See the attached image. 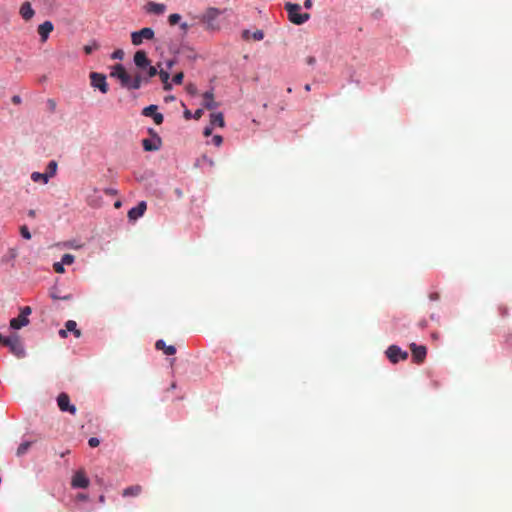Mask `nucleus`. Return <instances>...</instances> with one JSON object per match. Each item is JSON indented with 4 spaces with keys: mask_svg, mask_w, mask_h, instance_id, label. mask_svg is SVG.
<instances>
[{
    "mask_svg": "<svg viewBox=\"0 0 512 512\" xmlns=\"http://www.w3.org/2000/svg\"><path fill=\"white\" fill-rule=\"evenodd\" d=\"M285 10L288 13L289 20L293 24L301 25L310 19V14L300 13L301 6L299 4L287 2L285 4Z\"/></svg>",
    "mask_w": 512,
    "mask_h": 512,
    "instance_id": "obj_1",
    "label": "nucleus"
},
{
    "mask_svg": "<svg viewBox=\"0 0 512 512\" xmlns=\"http://www.w3.org/2000/svg\"><path fill=\"white\" fill-rule=\"evenodd\" d=\"M32 313L30 306H24L20 308V314L10 320V328L13 330H19L30 323L29 316Z\"/></svg>",
    "mask_w": 512,
    "mask_h": 512,
    "instance_id": "obj_2",
    "label": "nucleus"
},
{
    "mask_svg": "<svg viewBox=\"0 0 512 512\" xmlns=\"http://www.w3.org/2000/svg\"><path fill=\"white\" fill-rule=\"evenodd\" d=\"M91 86L99 89L103 94H106L109 90L108 83L106 81V76L102 73L91 72L90 75Z\"/></svg>",
    "mask_w": 512,
    "mask_h": 512,
    "instance_id": "obj_3",
    "label": "nucleus"
},
{
    "mask_svg": "<svg viewBox=\"0 0 512 512\" xmlns=\"http://www.w3.org/2000/svg\"><path fill=\"white\" fill-rule=\"evenodd\" d=\"M154 37V31L152 28L145 27L139 31H135L131 33V41L132 44L138 46L142 44L143 40H151Z\"/></svg>",
    "mask_w": 512,
    "mask_h": 512,
    "instance_id": "obj_4",
    "label": "nucleus"
},
{
    "mask_svg": "<svg viewBox=\"0 0 512 512\" xmlns=\"http://www.w3.org/2000/svg\"><path fill=\"white\" fill-rule=\"evenodd\" d=\"M57 404L61 411L69 412L72 415L76 414V407L73 404H70V398L66 393H60L57 397Z\"/></svg>",
    "mask_w": 512,
    "mask_h": 512,
    "instance_id": "obj_5",
    "label": "nucleus"
},
{
    "mask_svg": "<svg viewBox=\"0 0 512 512\" xmlns=\"http://www.w3.org/2000/svg\"><path fill=\"white\" fill-rule=\"evenodd\" d=\"M221 11L217 8L210 7L202 16V21L207 24L209 29H214V21L219 17Z\"/></svg>",
    "mask_w": 512,
    "mask_h": 512,
    "instance_id": "obj_6",
    "label": "nucleus"
},
{
    "mask_svg": "<svg viewBox=\"0 0 512 512\" xmlns=\"http://www.w3.org/2000/svg\"><path fill=\"white\" fill-rule=\"evenodd\" d=\"M161 145L162 140L157 134L152 139L145 138L142 140V146L145 151H157L161 148Z\"/></svg>",
    "mask_w": 512,
    "mask_h": 512,
    "instance_id": "obj_7",
    "label": "nucleus"
},
{
    "mask_svg": "<svg viewBox=\"0 0 512 512\" xmlns=\"http://www.w3.org/2000/svg\"><path fill=\"white\" fill-rule=\"evenodd\" d=\"M147 209V204L145 201H141L137 204V206L131 208L128 211L129 220L135 221L138 218L142 217Z\"/></svg>",
    "mask_w": 512,
    "mask_h": 512,
    "instance_id": "obj_8",
    "label": "nucleus"
},
{
    "mask_svg": "<svg viewBox=\"0 0 512 512\" xmlns=\"http://www.w3.org/2000/svg\"><path fill=\"white\" fill-rule=\"evenodd\" d=\"M71 485L74 488H87L89 486V479L83 471H77L72 478Z\"/></svg>",
    "mask_w": 512,
    "mask_h": 512,
    "instance_id": "obj_9",
    "label": "nucleus"
},
{
    "mask_svg": "<svg viewBox=\"0 0 512 512\" xmlns=\"http://www.w3.org/2000/svg\"><path fill=\"white\" fill-rule=\"evenodd\" d=\"M134 63L138 68L144 69L150 65V60L145 51L139 50L134 54Z\"/></svg>",
    "mask_w": 512,
    "mask_h": 512,
    "instance_id": "obj_10",
    "label": "nucleus"
},
{
    "mask_svg": "<svg viewBox=\"0 0 512 512\" xmlns=\"http://www.w3.org/2000/svg\"><path fill=\"white\" fill-rule=\"evenodd\" d=\"M53 29L54 26L51 21H45L38 26V34L40 35L41 42H46Z\"/></svg>",
    "mask_w": 512,
    "mask_h": 512,
    "instance_id": "obj_11",
    "label": "nucleus"
},
{
    "mask_svg": "<svg viewBox=\"0 0 512 512\" xmlns=\"http://www.w3.org/2000/svg\"><path fill=\"white\" fill-rule=\"evenodd\" d=\"M203 105L208 110H212L218 107V104L214 101V94L212 91H206L203 94Z\"/></svg>",
    "mask_w": 512,
    "mask_h": 512,
    "instance_id": "obj_12",
    "label": "nucleus"
},
{
    "mask_svg": "<svg viewBox=\"0 0 512 512\" xmlns=\"http://www.w3.org/2000/svg\"><path fill=\"white\" fill-rule=\"evenodd\" d=\"M145 8L148 13L157 15L163 14L166 10V6L164 4L155 2H148Z\"/></svg>",
    "mask_w": 512,
    "mask_h": 512,
    "instance_id": "obj_13",
    "label": "nucleus"
},
{
    "mask_svg": "<svg viewBox=\"0 0 512 512\" xmlns=\"http://www.w3.org/2000/svg\"><path fill=\"white\" fill-rule=\"evenodd\" d=\"M19 13H20L21 17L26 21L32 19V17L35 14L33 8L31 7V4L29 2H24L21 5Z\"/></svg>",
    "mask_w": 512,
    "mask_h": 512,
    "instance_id": "obj_14",
    "label": "nucleus"
},
{
    "mask_svg": "<svg viewBox=\"0 0 512 512\" xmlns=\"http://www.w3.org/2000/svg\"><path fill=\"white\" fill-rule=\"evenodd\" d=\"M142 492V486L141 485H133L130 487H127L123 490L122 496L123 497H137Z\"/></svg>",
    "mask_w": 512,
    "mask_h": 512,
    "instance_id": "obj_15",
    "label": "nucleus"
},
{
    "mask_svg": "<svg viewBox=\"0 0 512 512\" xmlns=\"http://www.w3.org/2000/svg\"><path fill=\"white\" fill-rule=\"evenodd\" d=\"M159 77L161 79V82L163 83V89L165 91H169L172 89V84L169 82L170 74L167 70L160 68L159 69Z\"/></svg>",
    "mask_w": 512,
    "mask_h": 512,
    "instance_id": "obj_16",
    "label": "nucleus"
},
{
    "mask_svg": "<svg viewBox=\"0 0 512 512\" xmlns=\"http://www.w3.org/2000/svg\"><path fill=\"white\" fill-rule=\"evenodd\" d=\"M4 346L9 347L12 352H19L20 341L17 336L4 338Z\"/></svg>",
    "mask_w": 512,
    "mask_h": 512,
    "instance_id": "obj_17",
    "label": "nucleus"
},
{
    "mask_svg": "<svg viewBox=\"0 0 512 512\" xmlns=\"http://www.w3.org/2000/svg\"><path fill=\"white\" fill-rule=\"evenodd\" d=\"M210 123L212 126L217 125L219 127H224V117L221 112L218 113H212L210 116Z\"/></svg>",
    "mask_w": 512,
    "mask_h": 512,
    "instance_id": "obj_18",
    "label": "nucleus"
},
{
    "mask_svg": "<svg viewBox=\"0 0 512 512\" xmlns=\"http://www.w3.org/2000/svg\"><path fill=\"white\" fill-rule=\"evenodd\" d=\"M126 69L121 64H116L113 67V70L111 72V77L117 78L119 81L123 78V76L126 74Z\"/></svg>",
    "mask_w": 512,
    "mask_h": 512,
    "instance_id": "obj_19",
    "label": "nucleus"
},
{
    "mask_svg": "<svg viewBox=\"0 0 512 512\" xmlns=\"http://www.w3.org/2000/svg\"><path fill=\"white\" fill-rule=\"evenodd\" d=\"M155 348L157 350H163L164 352H176V350H177L176 346H174V345L167 346L163 340H158L155 343Z\"/></svg>",
    "mask_w": 512,
    "mask_h": 512,
    "instance_id": "obj_20",
    "label": "nucleus"
},
{
    "mask_svg": "<svg viewBox=\"0 0 512 512\" xmlns=\"http://www.w3.org/2000/svg\"><path fill=\"white\" fill-rule=\"evenodd\" d=\"M31 445H32L31 441H25V442L21 443L16 450V456L17 457L24 456L29 451Z\"/></svg>",
    "mask_w": 512,
    "mask_h": 512,
    "instance_id": "obj_21",
    "label": "nucleus"
},
{
    "mask_svg": "<svg viewBox=\"0 0 512 512\" xmlns=\"http://www.w3.org/2000/svg\"><path fill=\"white\" fill-rule=\"evenodd\" d=\"M31 179L34 181V182H42L43 184H47L50 180V178L48 177L47 173H40V172H33L31 174Z\"/></svg>",
    "mask_w": 512,
    "mask_h": 512,
    "instance_id": "obj_22",
    "label": "nucleus"
},
{
    "mask_svg": "<svg viewBox=\"0 0 512 512\" xmlns=\"http://www.w3.org/2000/svg\"><path fill=\"white\" fill-rule=\"evenodd\" d=\"M67 332H73L76 337H80L81 331L77 329V323L74 320H68L65 323Z\"/></svg>",
    "mask_w": 512,
    "mask_h": 512,
    "instance_id": "obj_23",
    "label": "nucleus"
},
{
    "mask_svg": "<svg viewBox=\"0 0 512 512\" xmlns=\"http://www.w3.org/2000/svg\"><path fill=\"white\" fill-rule=\"evenodd\" d=\"M143 81L147 82V78H142L141 75L136 74L134 77H132L131 82V90H137L141 87Z\"/></svg>",
    "mask_w": 512,
    "mask_h": 512,
    "instance_id": "obj_24",
    "label": "nucleus"
},
{
    "mask_svg": "<svg viewBox=\"0 0 512 512\" xmlns=\"http://www.w3.org/2000/svg\"><path fill=\"white\" fill-rule=\"evenodd\" d=\"M57 167H58V164L55 160H51L47 167H46V173L48 175L49 178H52L55 176L56 172H57Z\"/></svg>",
    "mask_w": 512,
    "mask_h": 512,
    "instance_id": "obj_25",
    "label": "nucleus"
},
{
    "mask_svg": "<svg viewBox=\"0 0 512 512\" xmlns=\"http://www.w3.org/2000/svg\"><path fill=\"white\" fill-rule=\"evenodd\" d=\"M408 355L409 354H387L388 359L393 364L406 360L408 358Z\"/></svg>",
    "mask_w": 512,
    "mask_h": 512,
    "instance_id": "obj_26",
    "label": "nucleus"
},
{
    "mask_svg": "<svg viewBox=\"0 0 512 512\" xmlns=\"http://www.w3.org/2000/svg\"><path fill=\"white\" fill-rule=\"evenodd\" d=\"M50 297L54 300H58V299H62V300H70L72 298V296L69 294V295H65V296H61L59 293H58V290L57 288H53L51 291H50Z\"/></svg>",
    "mask_w": 512,
    "mask_h": 512,
    "instance_id": "obj_27",
    "label": "nucleus"
},
{
    "mask_svg": "<svg viewBox=\"0 0 512 512\" xmlns=\"http://www.w3.org/2000/svg\"><path fill=\"white\" fill-rule=\"evenodd\" d=\"M132 76L126 72L123 78L120 80L121 86L131 90Z\"/></svg>",
    "mask_w": 512,
    "mask_h": 512,
    "instance_id": "obj_28",
    "label": "nucleus"
},
{
    "mask_svg": "<svg viewBox=\"0 0 512 512\" xmlns=\"http://www.w3.org/2000/svg\"><path fill=\"white\" fill-rule=\"evenodd\" d=\"M158 107L156 105H149L142 110V114L146 117H153Z\"/></svg>",
    "mask_w": 512,
    "mask_h": 512,
    "instance_id": "obj_29",
    "label": "nucleus"
},
{
    "mask_svg": "<svg viewBox=\"0 0 512 512\" xmlns=\"http://www.w3.org/2000/svg\"><path fill=\"white\" fill-rule=\"evenodd\" d=\"M161 68V64L158 63L157 66H151L149 65L148 66V71H147V75H148V78H152L156 75H159V70Z\"/></svg>",
    "mask_w": 512,
    "mask_h": 512,
    "instance_id": "obj_30",
    "label": "nucleus"
},
{
    "mask_svg": "<svg viewBox=\"0 0 512 512\" xmlns=\"http://www.w3.org/2000/svg\"><path fill=\"white\" fill-rule=\"evenodd\" d=\"M180 20H181V15L178 13L171 14L168 17V22L171 26L178 24L180 22Z\"/></svg>",
    "mask_w": 512,
    "mask_h": 512,
    "instance_id": "obj_31",
    "label": "nucleus"
},
{
    "mask_svg": "<svg viewBox=\"0 0 512 512\" xmlns=\"http://www.w3.org/2000/svg\"><path fill=\"white\" fill-rule=\"evenodd\" d=\"M20 234L26 240L31 239V233L26 225L20 227Z\"/></svg>",
    "mask_w": 512,
    "mask_h": 512,
    "instance_id": "obj_32",
    "label": "nucleus"
},
{
    "mask_svg": "<svg viewBox=\"0 0 512 512\" xmlns=\"http://www.w3.org/2000/svg\"><path fill=\"white\" fill-rule=\"evenodd\" d=\"M412 355V362L415 364H421L425 360L426 354H411Z\"/></svg>",
    "mask_w": 512,
    "mask_h": 512,
    "instance_id": "obj_33",
    "label": "nucleus"
},
{
    "mask_svg": "<svg viewBox=\"0 0 512 512\" xmlns=\"http://www.w3.org/2000/svg\"><path fill=\"white\" fill-rule=\"evenodd\" d=\"M61 262L64 265H71L74 262V256L72 254H64L62 256Z\"/></svg>",
    "mask_w": 512,
    "mask_h": 512,
    "instance_id": "obj_34",
    "label": "nucleus"
},
{
    "mask_svg": "<svg viewBox=\"0 0 512 512\" xmlns=\"http://www.w3.org/2000/svg\"><path fill=\"white\" fill-rule=\"evenodd\" d=\"M411 352H426V347L423 345H417L415 343H411L410 345Z\"/></svg>",
    "mask_w": 512,
    "mask_h": 512,
    "instance_id": "obj_35",
    "label": "nucleus"
},
{
    "mask_svg": "<svg viewBox=\"0 0 512 512\" xmlns=\"http://www.w3.org/2000/svg\"><path fill=\"white\" fill-rule=\"evenodd\" d=\"M183 79H184V73L183 72H179V73H177V74H175L173 76L172 81L176 85H180V84H182Z\"/></svg>",
    "mask_w": 512,
    "mask_h": 512,
    "instance_id": "obj_36",
    "label": "nucleus"
},
{
    "mask_svg": "<svg viewBox=\"0 0 512 512\" xmlns=\"http://www.w3.org/2000/svg\"><path fill=\"white\" fill-rule=\"evenodd\" d=\"M53 269L56 273L62 274L65 272L64 264L62 262H55L53 264Z\"/></svg>",
    "mask_w": 512,
    "mask_h": 512,
    "instance_id": "obj_37",
    "label": "nucleus"
},
{
    "mask_svg": "<svg viewBox=\"0 0 512 512\" xmlns=\"http://www.w3.org/2000/svg\"><path fill=\"white\" fill-rule=\"evenodd\" d=\"M152 118H153L154 122H155L157 125L162 124V123H163V120H164L163 115H162L161 113H158L157 111H156V113H155V114H153V117H152Z\"/></svg>",
    "mask_w": 512,
    "mask_h": 512,
    "instance_id": "obj_38",
    "label": "nucleus"
},
{
    "mask_svg": "<svg viewBox=\"0 0 512 512\" xmlns=\"http://www.w3.org/2000/svg\"><path fill=\"white\" fill-rule=\"evenodd\" d=\"M252 38L256 41H260L264 38V33L262 30H256L253 34H252Z\"/></svg>",
    "mask_w": 512,
    "mask_h": 512,
    "instance_id": "obj_39",
    "label": "nucleus"
},
{
    "mask_svg": "<svg viewBox=\"0 0 512 512\" xmlns=\"http://www.w3.org/2000/svg\"><path fill=\"white\" fill-rule=\"evenodd\" d=\"M112 59H123L124 57V52L120 49L114 51L111 55Z\"/></svg>",
    "mask_w": 512,
    "mask_h": 512,
    "instance_id": "obj_40",
    "label": "nucleus"
},
{
    "mask_svg": "<svg viewBox=\"0 0 512 512\" xmlns=\"http://www.w3.org/2000/svg\"><path fill=\"white\" fill-rule=\"evenodd\" d=\"M88 444H89L90 447L94 448V447L99 446L100 440L98 438H96V437H91L88 440Z\"/></svg>",
    "mask_w": 512,
    "mask_h": 512,
    "instance_id": "obj_41",
    "label": "nucleus"
},
{
    "mask_svg": "<svg viewBox=\"0 0 512 512\" xmlns=\"http://www.w3.org/2000/svg\"><path fill=\"white\" fill-rule=\"evenodd\" d=\"M212 142L214 143V145H216V146H218V147H219V146L222 144V142H223V138H222V136H220V135H215V136L212 138Z\"/></svg>",
    "mask_w": 512,
    "mask_h": 512,
    "instance_id": "obj_42",
    "label": "nucleus"
},
{
    "mask_svg": "<svg viewBox=\"0 0 512 512\" xmlns=\"http://www.w3.org/2000/svg\"><path fill=\"white\" fill-rule=\"evenodd\" d=\"M203 113H204L203 109L199 108V109H197V110L194 112V114H193V118H194L195 120H199V119L203 116Z\"/></svg>",
    "mask_w": 512,
    "mask_h": 512,
    "instance_id": "obj_43",
    "label": "nucleus"
},
{
    "mask_svg": "<svg viewBox=\"0 0 512 512\" xmlns=\"http://www.w3.org/2000/svg\"><path fill=\"white\" fill-rule=\"evenodd\" d=\"M97 47L98 46L96 44H94L93 46L86 45L84 47V51H85L86 54H91L93 52V50L97 49Z\"/></svg>",
    "mask_w": 512,
    "mask_h": 512,
    "instance_id": "obj_44",
    "label": "nucleus"
},
{
    "mask_svg": "<svg viewBox=\"0 0 512 512\" xmlns=\"http://www.w3.org/2000/svg\"><path fill=\"white\" fill-rule=\"evenodd\" d=\"M176 61L174 59H169L165 62V66H166V69L165 70H170L174 65H175Z\"/></svg>",
    "mask_w": 512,
    "mask_h": 512,
    "instance_id": "obj_45",
    "label": "nucleus"
},
{
    "mask_svg": "<svg viewBox=\"0 0 512 512\" xmlns=\"http://www.w3.org/2000/svg\"><path fill=\"white\" fill-rule=\"evenodd\" d=\"M386 352H403L401 350V348L397 345H391L389 346V348L386 350Z\"/></svg>",
    "mask_w": 512,
    "mask_h": 512,
    "instance_id": "obj_46",
    "label": "nucleus"
},
{
    "mask_svg": "<svg viewBox=\"0 0 512 512\" xmlns=\"http://www.w3.org/2000/svg\"><path fill=\"white\" fill-rule=\"evenodd\" d=\"M12 103L15 104V105H18L21 103V98L20 96L18 95H14L11 99Z\"/></svg>",
    "mask_w": 512,
    "mask_h": 512,
    "instance_id": "obj_47",
    "label": "nucleus"
},
{
    "mask_svg": "<svg viewBox=\"0 0 512 512\" xmlns=\"http://www.w3.org/2000/svg\"><path fill=\"white\" fill-rule=\"evenodd\" d=\"M203 134L205 137H208L212 134V127L208 126L204 128Z\"/></svg>",
    "mask_w": 512,
    "mask_h": 512,
    "instance_id": "obj_48",
    "label": "nucleus"
},
{
    "mask_svg": "<svg viewBox=\"0 0 512 512\" xmlns=\"http://www.w3.org/2000/svg\"><path fill=\"white\" fill-rule=\"evenodd\" d=\"M429 298H430V300H432V301H436V300H438V299H439V294H438V293H436V292H435V293H431V294L429 295Z\"/></svg>",
    "mask_w": 512,
    "mask_h": 512,
    "instance_id": "obj_49",
    "label": "nucleus"
},
{
    "mask_svg": "<svg viewBox=\"0 0 512 512\" xmlns=\"http://www.w3.org/2000/svg\"><path fill=\"white\" fill-rule=\"evenodd\" d=\"M313 3H312V0H305L304 1V7L306 9H310L312 7Z\"/></svg>",
    "mask_w": 512,
    "mask_h": 512,
    "instance_id": "obj_50",
    "label": "nucleus"
},
{
    "mask_svg": "<svg viewBox=\"0 0 512 512\" xmlns=\"http://www.w3.org/2000/svg\"><path fill=\"white\" fill-rule=\"evenodd\" d=\"M187 91H188L189 93H192V94H193V93H195V92H196V87H195L194 85L190 84V85L187 87Z\"/></svg>",
    "mask_w": 512,
    "mask_h": 512,
    "instance_id": "obj_51",
    "label": "nucleus"
},
{
    "mask_svg": "<svg viewBox=\"0 0 512 512\" xmlns=\"http://www.w3.org/2000/svg\"><path fill=\"white\" fill-rule=\"evenodd\" d=\"M184 117L186 119H191L193 117V115L191 114V112L189 110H185L184 111Z\"/></svg>",
    "mask_w": 512,
    "mask_h": 512,
    "instance_id": "obj_52",
    "label": "nucleus"
},
{
    "mask_svg": "<svg viewBox=\"0 0 512 512\" xmlns=\"http://www.w3.org/2000/svg\"><path fill=\"white\" fill-rule=\"evenodd\" d=\"M48 104H49V106H50V108H51L52 110H54V109H55V107H56V103H55V101H54V100L49 99V100H48Z\"/></svg>",
    "mask_w": 512,
    "mask_h": 512,
    "instance_id": "obj_53",
    "label": "nucleus"
},
{
    "mask_svg": "<svg viewBox=\"0 0 512 512\" xmlns=\"http://www.w3.org/2000/svg\"><path fill=\"white\" fill-rule=\"evenodd\" d=\"M59 335L62 337V338H65L67 336V330L66 328L65 329H61L59 330Z\"/></svg>",
    "mask_w": 512,
    "mask_h": 512,
    "instance_id": "obj_54",
    "label": "nucleus"
},
{
    "mask_svg": "<svg viewBox=\"0 0 512 512\" xmlns=\"http://www.w3.org/2000/svg\"><path fill=\"white\" fill-rule=\"evenodd\" d=\"M28 216L31 217V218H34L36 216V211L31 209L28 211Z\"/></svg>",
    "mask_w": 512,
    "mask_h": 512,
    "instance_id": "obj_55",
    "label": "nucleus"
},
{
    "mask_svg": "<svg viewBox=\"0 0 512 512\" xmlns=\"http://www.w3.org/2000/svg\"><path fill=\"white\" fill-rule=\"evenodd\" d=\"M180 27H181V29H182L183 31H187V30H188V28H189V25H188L186 22H184V23H182V24H181V26H180Z\"/></svg>",
    "mask_w": 512,
    "mask_h": 512,
    "instance_id": "obj_56",
    "label": "nucleus"
},
{
    "mask_svg": "<svg viewBox=\"0 0 512 512\" xmlns=\"http://www.w3.org/2000/svg\"><path fill=\"white\" fill-rule=\"evenodd\" d=\"M307 63H308L309 65H313V64L315 63V58H314V57H308V59H307Z\"/></svg>",
    "mask_w": 512,
    "mask_h": 512,
    "instance_id": "obj_57",
    "label": "nucleus"
},
{
    "mask_svg": "<svg viewBox=\"0 0 512 512\" xmlns=\"http://www.w3.org/2000/svg\"><path fill=\"white\" fill-rule=\"evenodd\" d=\"M78 498H79L80 500H83V501H84V500H87V495H85V494H79V495H78Z\"/></svg>",
    "mask_w": 512,
    "mask_h": 512,
    "instance_id": "obj_58",
    "label": "nucleus"
},
{
    "mask_svg": "<svg viewBox=\"0 0 512 512\" xmlns=\"http://www.w3.org/2000/svg\"><path fill=\"white\" fill-rule=\"evenodd\" d=\"M243 37H244L245 39H247V38L249 37V31H248V30H245V31L243 32Z\"/></svg>",
    "mask_w": 512,
    "mask_h": 512,
    "instance_id": "obj_59",
    "label": "nucleus"
},
{
    "mask_svg": "<svg viewBox=\"0 0 512 512\" xmlns=\"http://www.w3.org/2000/svg\"><path fill=\"white\" fill-rule=\"evenodd\" d=\"M149 133L152 135V138H154V135L157 134L153 129H149Z\"/></svg>",
    "mask_w": 512,
    "mask_h": 512,
    "instance_id": "obj_60",
    "label": "nucleus"
},
{
    "mask_svg": "<svg viewBox=\"0 0 512 512\" xmlns=\"http://www.w3.org/2000/svg\"><path fill=\"white\" fill-rule=\"evenodd\" d=\"M305 90H306V91H310V90H311V86H310V84H306V85H305Z\"/></svg>",
    "mask_w": 512,
    "mask_h": 512,
    "instance_id": "obj_61",
    "label": "nucleus"
},
{
    "mask_svg": "<svg viewBox=\"0 0 512 512\" xmlns=\"http://www.w3.org/2000/svg\"><path fill=\"white\" fill-rule=\"evenodd\" d=\"M99 501H100L101 503H104V502H105V498H104V496H103V495L99 497Z\"/></svg>",
    "mask_w": 512,
    "mask_h": 512,
    "instance_id": "obj_62",
    "label": "nucleus"
},
{
    "mask_svg": "<svg viewBox=\"0 0 512 512\" xmlns=\"http://www.w3.org/2000/svg\"><path fill=\"white\" fill-rule=\"evenodd\" d=\"M116 208H119L121 206V202L117 201L114 205Z\"/></svg>",
    "mask_w": 512,
    "mask_h": 512,
    "instance_id": "obj_63",
    "label": "nucleus"
},
{
    "mask_svg": "<svg viewBox=\"0 0 512 512\" xmlns=\"http://www.w3.org/2000/svg\"><path fill=\"white\" fill-rule=\"evenodd\" d=\"M4 341V338L2 337V335L0 334V344L3 343Z\"/></svg>",
    "mask_w": 512,
    "mask_h": 512,
    "instance_id": "obj_64",
    "label": "nucleus"
}]
</instances>
